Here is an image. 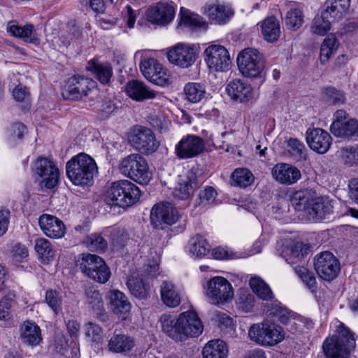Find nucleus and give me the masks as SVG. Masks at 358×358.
<instances>
[{
    "instance_id": "f257e3e1",
    "label": "nucleus",
    "mask_w": 358,
    "mask_h": 358,
    "mask_svg": "<svg viewBox=\"0 0 358 358\" xmlns=\"http://www.w3.org/2000/svg\"><path fill=\"white\" fill-rule=\"evenodd\" d=\"M159 321L163 332L176 342L198 336L203 329L201 320L193 310L183 312L178 317L163 314Z\"/></svg>"
},
{
    "instance_id": "f03ea898",
    "label": "nucleus",
    "mask_w": 358,
    "mask_h": 358,
    "mask_svg": "<svg viewBox=\"0 0 358 358\" xmlns=\"http://www.w3.org/2000/svg\"><path fill=\"white\" fill-rule=\"evenodd\" d=\"M141 196L139 188L128 180L112 182L103 195V201L108 206L127 208L136 203Z\"/></svg>"
},
{
    "instance_id": "7ed1b4c3",
    "label": "nucleus",
    "mask_w": 358,
    "mask_h": 358,
    "mask_svg": "<svg viewBox=\"0 0 358 358\" xmlns=\"http://www.w3.org/2000/svg\"><path fill=\"white\" fill-rule=\"evenodd\" d=\"M97 172L95 161L85 153H79L69 160V179L74 185L83 188L92 186Z\"/></svg>"
},
{
    "instance_id": "20e7f679",
    "label": "nucleus",
    "mask_w": 358,
    "mask_h": 358,
    "mask_svg": "<svg viewBox=\"0 0 358 358\" xmlns=\"http://www.w3.org/2000/svg\"><path fill=\"white\" fill-rule=\"evenodd\" d=\"M355 345L354 334L341 323L336 334L325 339L322 348L327 358H348Z\"/></svg>"
},
{
    "instance_id": "39448f33",
    "label": "nucleus",
    "mask_w": 358,
    "mask_h": 358,
    "mask_svg": "<svg viewBox=\"0 0 358 358\" xmlns=\"http://www.w3.org/2000/svg\"><path fill=\"white\" fill-rule=\"evenodd\" d=\"M118 168L124 176L141 185L148 184L152 177L147 161L138 153L130 154L124 157L120 162Z\"/></svg>"
},
{
    "instance_id": "423d86ee",
    "label": "nucleus",
    "mask_w": 358,
    "mask_h": 358,
    "mask_svg": "<svg viewBox=\"0 0 358 358\" xmlns=\"http://www.w3.org/2000/svg\"><path fill=\"white\" fill-rule=\"evenodd\" d=\"M248 336L252 341L262 346H274L284 340L285 333L280 325L264 321L252 324Z\"/></svg>"
},
{
    "instance_id": "0eeeda50",
    "label": "nucleus",
    "mask_w": 358,
    "mask_h": 358,
    "mask_svg": "<svg viewBox=\"0 0 358 358\" xmlns=\"http://www.w3.org/2000/svg\"><path fill=\"white\" fill-rule=\"evenodd\" d=\"M237 64L241 74L249 78H263L265 61L263 55L255 48H245L237 57Z\"/></svg>"
},
{
    "instance_id": "6e6552de",
    "label": "nucleus",
    "mask_w": 358,
    "mask_h": 358,
    "mask_svg": "<svg viewBox=\"0 0 358 358\" xmlns=\"http://www.w3.org/2000/svg\"><path fill=\"white\" fill-rule=\"evenodd\" d=\"M81 271L99 283H106L110 277V270L105 261L96 255H83L78 260Z\"/></svg>"
},
{
    "instance_id": "1a4fd4ad",
    "label": "nucleus",
    "mask_w": 358,
    "mask_h": 358,
    "mask_svg": "<svg viewBox=\"0 0 358 358\" xmlns=\"http://www.w3.org/2000/svg\"><path fill=\"white\" fill-rule=\"evenodd\" d=\"M176 8V5L172 1L161 0L148 8L146 18L152 24L164 27L173 20Z\"/></svg>"
},
{
    "instance_id": "9d476101",
    "label": "nucleus",
    "mask_w": 358,
    "mask_h": 358,
    "mask_svg": "<svg viewBox=\"0 0 358 358\" xmlns=\"http://www.w3.org/2000/svg\"><path fill=\"white\" fill-rule=\"evenodd\" d=\"M129 141L136 150L145 155L152 154L159 145L152 131L143 126H137L133 129Z\"/></svg>"
},
{
    "instance_id": "9b49d317",
    "label": "nucleus",
    "mask_w": 358,
    "mask_h": 358,
    "mask_svg": "<svg viewBox=\"0 0 358 358\" xmlns=\"http://www.w3.org/2000/svg\"><path fill=\"white\" fill-rule=\"evenodd\" d=\"M206 294L212 304L220 305L233 297L234 290L228 280L222 276H216L208 282Z\"/></svg>"
},
{
    "instance_id": "f8f14e48",
    "label": "nucleus",
    "mask_w": 358,
    "mask_h": 358,
    "mask_svg": "<svg viewBox=\"0 0 358 358\" xmlns=\"http://www.w3.org/2000/svg\"><path fill=\"white\" fill-rule=\"evenodd\" d=\"M203 58L208 69L216 72L227 71L231 63L229 51L219 44L208 45L203 52Z\"/></svg>"
},
{
    "instance_id": "ddd939ff",
    "label": "nucleus",
    "mask_w": 358,
    "mask_h": 358,
    "mask_svg": "<svg viewBox=\"0 0 358 358\" xmlns=\"http://www.w3.org/2000/svg\"><path fill=\"white\" fill-rule=\"evenodd\" d=\"M140 69L144 77L157 85L166 86L171 83L168 69L154 58L141 61Z\"/></svg>"
},
{
    "instance_id": "4468645a",
    "label": "nucleus",
    "mask_w": 358,
    "mask_h": 358,
    "mask_svg": "<svg viewBox=\"0 0 358 358\" xmlns=\"http://www.w3.org/2000/svg\"><path fill=\"white\" fill-rule=\"evenodd\" d=\"M198 50L195 44L178 43L171 47L168 53L169 61L181 68H189L196 61Z\"/></svg>"
},
{
    "instance_id": "2eb2a0df",
    "label": "nucleus",
    "mask_w": 358,
    "mask_h": 358,
    "mask_svg": "<svg viewBox=\"0 0 358 358\" xmlns=\"http://www.w3.org/2000/svg\"><path fill=\"white\" fill-rule=\"evenodd\" d=\"M331 132L339 138H352L358 136V122L350 118L344 110H337L333 115Z\"/></svg>"
},
{
    "instance_id": "dca6fc26",
    "label": "nucleus",
    "mask_w": 358,
    "mask_h": 358,
    "mask_svg": "<svg viewBox=\"0 0 358 358\" xmlns=\"http://www.w3.org/2000/svg\"><path fill=\"white\" fill-rule=\"evenodd\" d=\"M314 267L319 277L327 281L335 279L341 271L340 262L328 251L320 252L315 257Z\"/></svg>"
},
{
    "instance_id": "f3484780",
    "label": "nucleus",
    "mask_w": 358,
    "mask_h": 358,
    "mask_svg": "<svg viewBox=\"0 0 358 358\" xmlns=\"http://www.w3.org/2000/svg\"><path fill=\"white\" fill-rule=\"evenodd\" d=\"M203 138L194 134H187L175 145V155L179 159H188L201 155L205 150Z\"/></svg>"
},
{
    "instance_id": "a211bd4d",
    "label": "nucleus",
    "mask_w": 358,
    "mask_h": 358,
    "mask_svg": "<svg viewBox=\"0 0 358 358\" xmlns=\"http://www.w3.org/2000/svg\"><path fill=\"white\" fill-rule=\"evenodd\" d=\"M34 168L36 173L42 178L41 186L52 189L57 185L59 171L52 161L45 157H40L35 162Z\"/></svg>"
},
{
    "instance_id": "6ab92c4d",
    "label": "nucleus",
    "mask_w": 358,
    "mask_h": 358,
    "mask_svg": "<svg viewBox=\"0 0 358 358\" xmlns=\"http://www.w3.org/2000/svg\"><path fill=\"white\" fill-rule=\"evenodd\" d=\"M306 142L311 150L324 154L329 150L332 143L330 134L320 128H309L306 133Z\"/></svg>"
},
{
    "instance_id": "aec40b11",
    "label": "nucleus",
    "mask_w": 358,
    "mask_h": 358,
    "mask_svg": "<svg viewBox=\"0 0 358 358\" xmlns=\"http://www.w3.org/2000/svg\"><path fill=\"white\" fill-rule=\"evenodd\" d=\"M271 174L278 182L286 185L295 184L301 178L300 170L287 163L276 164L271 169Z\"/></svg>"
},
{
    "instance_id": "412c9836",
    "label": "nucleus",
    "mask_w": 358,
    "mask_h": 358,
    "mask_svg": "<svg viewBox=\"0 0 358 358\" xmlns=\"http://www.w3.org/2000/svg\"><path fill=\"white\" fill-rule=\"evenodd\" d=\"M108 299L111 310L119 318L126 320L130 317L131 304L122 292L111 289L108 293Z\"/></svg>"
},
{
    "instance_id": "4be33fe9",
    "label": "nucleus",
    "mask_w": 358,
    "mask_h": 358,
    "mask_svg": "<svg viewBox=\"0 0 358 358\" xmlns=\"http://www.w3.org/2000/svg\"><path fill=\"white\" fill-rule=\"evenodd\" d=\"M38 224L42 231L50 238H60L65 234L64 222L54 215H41L38 218Z\"/></svg>"
},
{
    "instance_id": "5701e85b",
    "label": "nucleus",
    "mask_w": 358,
    "mask_h": 358,
    "mask_svg": "<svg viewBox=\"0 0 358 358\" xmlns=\"http://www.w3.org/2000/svg\"><path fill=\"white\" fill-rule=\"evenodd\" d=\"M198 187V180L196 174L188 172L187 175L178 178L177 184L173 191L175 198L186 200L190 198L195 189Z\"/></svg>"
},
{
    "instance_id": "b1692460",
    "label": "nucleus",
    "mask_w": 358,
    "mask_h": 358,
    "mask_svg": "<svg viewBox=\"0 0 358 358\" xmlns=\"http://www.w3.org/2000/svg\"><path fill=\"white\" fill-rule=\"evenodd\" d=\"M203 13L206 15L215 24H224L233 15L231 8L218 1L208 2L203 8Z\"/></svg>"
},
{
    "instance_id": "393cba45",
    "label": "nucleus",
    "mask_w": 358,
    "mask_h": 358,
    "mask_svg": "<svg viewBox=\"0 0 358 358\" xmlns=\"http://www.w3.org/2000/svg\"><path fill=\"white\" fill-rule=\"evenodd\" d=\"M227 91L233 100L240 103L248 102L255 97L252 86L240 79L230 81L227 85Z\"/></svg>"
},
{
    "instance_id": "a878e982",
    "label": "nucleus",
    "mask_w": 358,
    "mask_h": 358,
    "mask_svg": "<svg viewBox=\"0 0 358 358\" xmlns=\"http://www.w3.org/2000/svg\"><path fill=\"white\" fill-rule=\"evenodd\" d=\"M95 82L87 77L73 76L69 78V99L78 100L94 87Z\"/></svg>"
},
{
    "instance_id": "bb28decb",
    "label": "nucleus",
    "mask_w": 358,
    "mask_h": 358,
    "mask_svg": "<svg viewBox=\"0 0 358 358\" xmlns=\"http://www.w3.org/2000/svg\"><path fill=\"white\" fill-rule=\"evenodd\" d=\"M136 346L133 337L124 334L114 333L108 343V350L110 352L124 355L131 352Z\"/></svg>"
},
{
    "instance_id": "cd10ccee",
    "label": "nucleus",
    "mask_w": 358,
    "mask_h": 358,
    "mask_svg": "<svg viewBox=\"0 0 358 358\" xmlns=\"http://www.w3.org/2000/svg\"><path fill=\"white\" fill-rule=\"evenodd\" d=\"M150 217L168 225L175 224L179 219L177 209L170 203L155 205L151 210Z\"/></svg>"
},
{
    "instance_id": "c85d7f7f",
    "label": "nucleus",
    "mask_w": 358,
    "mask_h": 358,
    "mask_svg": "<svg viewBox=\"0 0 358 358\" xmlns=\"http://www.w3.org/2000/svg\"><path fill=\"white\" fill-rule=\"evenodd\" d=\"M333 206L330 201L324 198H314L311 199L306 213L314 221L325 219L333 212Z\"/></svg>"
},
{
    "instance_id": "c756f323",
    "label": "nucleus",
    "mask_w": 358,
    "mask_h": 358,
    "mask_svg": "<svg viewBox=\"0 0 358 358\" xmlns=\"http://www.w3.org/2000/svg\"><path fill=\"white\" fill-rule=\"evenodd\" d=\"M125 92L129 97L136 101H143L153 97L154 90L150 89L143 82L133 80L125 86Z\"/></svg>"
},
{
    "instance_id": "7c9ffc66",
    "label": "nucleus",
    "mask_w": 358,
    "mask_h": 358,
    "mask_svg": "<svg viewBox=\"0 0 358 358\" xmlns=\"http://www.w3.org/2000/svg\"><path fill=\"white\" fill-rule=\"evenodd\" d=\"M178 17L180 21L177 27L178 29H182L183 27L192 30L198 28L206 29L208 27L207 22L203 20L202 17L192 13L184 7L180 8Z\"/></svg>"
},
{
    "instance_id": "2f4dec72",
    "label": "nucleus",
    "mask_w": 358,
    "mask_h": 358,
    "mask_svg": "<svg viewBox=\"0 0 358 358\" xmlns=\"http://www.w3.org/2000/svg\"><path fill=\"white\" fill-rule=\"evenodd\" d=\"M20 332L22 343L28 345L36 346L42 341L41 329L34 322H24L20 328Z\"/></svg>"
},
{
    "instance_id": "473e14b6",
    "label": "nucleus",
    "mask_w": 358,
    "mask_h": 358,
    "mask_svg": "<svg viewBox=\"0 0 358 358\" xmlns=\"http://www.w3.org/2000/svg\"><path fill=\"white\" fill-rule=\"evenodd\" d=\"M261 33L267 42H275L280 35V24L279 20L274 16L264 19L260 24Z\"/></svg>"
},
{
    "instance_id": "72a5a7b5",
    "label": "nucleus",
    "mask_w": 358,
    "mask_h": 358,
    "mask_svg": "<svg viewBox=\"0 0 358 358\" xmlns=\"http://www.w3.org/2000/svg\"><path fill=\"white\" fill-rule=\"evenodd\" d=\"M161 299L162 302L168 307H177L181 301L178 289L170 281H164L161 285Z\"/></svg>"
},
{
    "instance_id": "f704fd0d",
    "label": "nucleus",
    "mask_w": 358,
    "mask_h": 358,
    "mask_svg": "<svg viewBox=\"0 0 358 358\" xmlns=\"http://www.w3.org/2000/svg\"><path fill=\"white\" fill-rule=\"evenodd\" d=\"M350 0H327L324 15H329L332 21L341 19L348 10Z\"/></svg>"
},
{
    "instance_id": "c9c22d12",
    "label": "nucleus",
    "mask_w": 358,
    "mask_h": 358,
    "mask_svg": "<svg viewBox=\"0 0 358 358\" xmlns=\"http://www.w3.org/2000/svg\"><path fill=\"white\" fill-rule=\"evenodd\" d=\"M34 31L33 24H27L21 27L9 23L7 27V31L10 36L22 38L27 43L38 44L39 43V39L36 36Z\"/></svg>"
},
{
    "instance_id": "e433bc0d",
    "label": "nucleus",
    "mask_w": 358,
    "mask_h": 358,
    "mask_svg": "<svg viewBox=\"0 0 358 358\" xmlns=\"http://www.w3.org/2000/svg\"><path fill=\"white\" fill-rule=\"evenodd\" d=\"M34 249L38 260L43 264H48L53 261L55 251L48 239L44 238H37L35 241Z\"/></svg>"
},
{
    "instance_id": "4c0bfd02",
    "label": "nucleus",
    "mask_w": 358,
    "mask_h": 358,
    "mask_svg": "<svg viewBox=\"0 0 358 358\" xmlns=\"http://www.w3.org/2000/svg\"><path fill=\"white\" fill-rule=\"evenodd\" d=\"M202 355L203 358H226L228 348L221 340H212L204 346Z\"/></svg>"
},
{
    "instance_id": "58836bf2",
    "label": "nucleus",
    "mask_w": 358,
    "mask_h": 358,
    "mask_svg": "<svg viewBox=\"0 0 358 358\" xmlns=\"http://www.w3.org/2000/svg\"><path fill=\"white\" fill-rule=\"evenodd\" d=\"M303 6L300 3H294L287 11L285 16V24L289 29L297 30L303 24Z\"/></svg>"
},
{
    "instance_id": "ea45409f",
    "label": "nucleus",
    "mask_w": 358,
    "mask_h": 358,
    "mask_svg": "<svg viewBox=\"0 0 358 358\" xmlns=\"http://www.w3.org/2000/svg\"><path fill=\"white\" fill-rule=\"evenodd\" d=\"M210 245L202 236L196 234L192 236L188 243V251L195 257H203L210 251Z\"/></svg>"
},
{
    "instance_id": "a19ab883",
    "label": "nucleus",
    "mask_w": 358,
    "mask_h": 358,
    "mask_svg": "<svg viewBox=\"0 0 358 358\" xmlns=\"http://www.w3.org/2000/svg\"><path fill=\"white\" fill-rule=\"evenodd\" d=\"M87 69L92 72L96 78L103 84L108 83L113 75V69L110 64L99 63L94 59L88 62Z\"/></svg>"
},
{
    "instance_id": "79ce46f5",
    "label": "nucleus",
    "mask_w": 358,
    "mask_h": 358,
    "mask_svg": "<svg viewBox=\"0 0 358 358\" xmlns=\"http://www.w3.org/2000/svg\"><path fill=\"white\" fill-rule=\"evenodd\" d=\"M184 92L189 102L199 103L206 98V86L201 83H188L184 87Z\"/></svg>"
},
{
    "instance_id": "37998d69",
    "label": "nucleus",
    "mask_w": 358,
    "mask_h": 358,
    "mask_svg": "<svg viewBox=\"0 0 358 358\" xmlns=\"http://www.w3.org/2000/svg\"><path fill=\"white\" fill-rule=\"evenodd\" d=\"M86 301L89 308L97 317L103 315L104 311L103 302L99 291L94 287H90L86 290Z\"/></svg>"
},
{
    "instance_id": "c03bdc74",
    "label": "nucleus",
    "mask_w": 358,
    "mask_h": 358,
    "mask_svg": "<svg viewBox=\"0 0 358 358\" xmlns=\"http://www.w3.org/2000/svg\"><path fill=\"white\" fill-rule=\"evenodd\" d=\"M313 197V194L311 190L301 189L292 194L290 201L296 210L306 212Z\"/></svg>"
},
{
    "instance_id": "a18cd8bd",
    "label": "nucleus",
    "mask_w": 358,
    "mask_h": 358,
    "mask_svg": "<svg viewBox=\"0 0 358 358\" xmlns=\"http://www.w3.org/2000/svg\"><path fill=\"white\" fill-rule=\"evenodd\" d=\"M252 292L262 300L268 301L273 298V294L269 286L261 278L255 277L250 280Z\"/></svg>"
},
{
    "instance_id": "49530a36",
    "label": "nucleus",
    "mask_w": 358,
    "mask_h": 358,
    "mask_svg": "<svg viewBox=\"0 0 358 358\" xmlns=\"http://www.w3.org/2000/svg\"><path fill=\"white\" fill-rule=\"evenodd\" d=\"M127 286L131 294L138 299H144L147 296L150 285L139 278H129L127 280Z\"/></svg>"
},
{
    "instance_id": "de8ad7c7",
    "label": "nucleus",
    "mask_w": 358,
    "mask_h": 358,
    "mask_svg": "<svg viewBox=\"0 0 358 358\" xmlns=\"http://www.w3.org/2000/svg\"><path fill=\"white\" fill-rule=\"evenodd\" d=\"M233 183L240 187H246L252 184L255 177L246 168L236 169L231 174Z\"/></svg>"
},
{
    "instance_id": "09e8293b",
    "label": "nucleus",
    "mask_w": 358,
    "mask_h": 358,
    "mask_svg": "<svg viewBox=\"0 0 358 358\" xmlns=\"http://www.w3.org/2000/svg\"><path fill=\"white\" fill-rule=\"evenodd\" d=\"M287 152L296 161H305L307 158L306 148L303 143L295 138L287 141Z\"/></svg>"
},
{
    "instance_id": "8fccbe9b",
    "label": "nucleus",
    "mask_w": 358,
    "mask_h": 358,
    "mask_svg": "<svg viewBox=\"0 0 358 358\" xmlns=\"http://www.w3.org/2000/svg\"><path fill=\"white\" fill-rule=\"evenodd\" d=\"M338 43L336 38L330 35L326 37L320 48V61L322 64L327 62L336 50Z\"/></svg>"
},
{
    "instance_id": "3c124183",
    "label": "nucleus",
    "mask_w": 358,
    "mask_h": 358,
    "mask_svg": "<svg viewBox=\"0 0 358 358\" xmlns=\"http://www.w3.org/2000/svg\"><path fill=\"white\" fill-rule=\"evenodd\" d=\"M324 15L323 11L320 16H316L311 26V31L313 34L324 36L331 28L332 19L329 15Z\"/></svg>"
},
{
    "instance_id": "603ef678",
    "label": "nucleus",
    "mask_w": 358,
    "mask_h": 358,
    "mask_svg": "<svg viewBox=\"0 0 358 358\" xmlns=\"http://www.w3.org/2000/svg\"><path fill=\"white\" fill-rule=\"evenodd\" d=\"M80 324L76 321H69V335L72 338L71 356L69 358L80 357V347L78 343V335Z\"/></svg>"
},
{
    "instance_id": "864d4df0",
    "label": "nucleus",
    "mask_w": 358,
    "mask_h": 358,
    "mask_svg": "<svg viewBox=\"0 0 358 358\" xmlns=\"http://www.w3.org/2000/svg\"><path fill=\"white\" fill-rule=\"evenodd\" d=\"M14 99L22 103L21 108L23 110H28L31 107V94L25 86L18 85L13 91Z\"/></svg>"
},
{
    "instance_id": "5fc2aeb1",
    "label": "nucleus",
    "mask_w": 358,
    "mask_h": 358,
    "mask_svg": "<svg viewBox=\"0 0 358 358\" xmlns=\"http://www.w3.org/2000/svg\"><path fill=\"white\" fill-rule=\"evenodd\" d=\"M108 232L110 245L114 249H119L124 246L129 237L124 229L110 228Z\"/></svg>"
},
{
    "instance_id": "6e6d98bb",
    "label": "nucleus",
    "mask_w": 358,
    "mask_h": 358,
    "mask_svg": "<svg viewBox=\"0 0 358 358\" xmlns=\"http://www.w3.org/2000/svg\"><path fill=\"white\" fill-rule=\"evenodd\" d=\"M86 245L90 251L102 252L108 248V242L100 234H92L87 237Z\"/></svg>"
},
{
    "instance_id": "4d7b16f0",
    "label": "nucleus",
    "mask_w": 358,
    "mask_h": 358,
    "mask_svg": "<svg viewBox=\"0 0 358 358\" xmlns=\"http://www.w3.org/2000/svg\"><path fill=\"white\" fill-rule=\"evenodd\" d=\"M294 270L306 286L312 292H314L317 284L314 273L304 266H296L294 268Z\"/></svg>"
},
{
    "instance_id": "13d9d810",
    "label": "nucleus",
    "mask_w": 358,
    "mask_h": 358,
    "mask_svg": "<svg viewBox=\"0 0 358 358\" xmlns=\"http://www.w3.org/2000/svg\"><path fill=\"white\" fill-rule=\"evenodd\" d=\"M85 336L91 341L99 343L103 339L102 328L93 322H89L85 326Z\"/></svg>"
},
{
    "instance_id": "bf43d9fd",
    "label": "nucleus",
    "mask_w": 358,
    "mask_h": 358,
    "mask_svg": "<svg viewBox=\"0 0 358 358\" xmlns=\"http://www.w3.org/2000/svg\"><path fill=\"white\" fill-rule=\"evenodd\" d=\"M217 194L215 188L210 186H206L203 190L199 192V199L196 203L199 206H207L213 203L217 196Z\"/></svg>"
},
{
    "instance_id": "052dcab7",
    "label": "nucleus",
    "mask_w": 358,
    "mask_h": 358,
    "mask_svg": "<svg viewBox=\"0 0 358 358\" xmlns=\"http://www.w3.org/2000/svg\"><path fill=\"white\" fill-rule=\"evenodd\" d=\"M45 301L48 306L57 315L61 309L62 299L56 290L49 289L45 292Z\"/></svg>"
},
{
    "instance_id": "680f3d73",
    "label": "nucleus",
    "mask_w": 358,
    "mask_h": 358,
    "mask_svg": "<svg viewBox=\"0 0 358 358\" xmlns=\"http://www.w3.org/2000/svg\"><path fill=\"white\" fill-rule=\"evenodd\" d=\"M324 95L327 101L332 104H342L345 101L344 93L334 87L326 88Z\"/></svg>"
},
{
    "instance_id": "e2e57ef3",
    "label": "nucleus",
    "mask_w": 358,
    "mask_h": 358,
    "mask_svg": "<svg viewBox=\"0 0 358 358\" xmlns=\"http://www.w3.org/2000/svg\"><path fill=\"white\" fill-rule=\"evenodd\" d=\"M212 255L216 259L225 260L240 258L241 257L234 253L229 248L216 247L212 250Z\"/></svg>"
},
{
    "instance_id": "0e129e2a",
    "label": "nucleus",
    "mask_w": 358,
    "mask_h": 358,
    "mask_svg": "<svg viewBox=\"0 0 358 358\" xmlns=\"http://www.w3.org/2000/svg\"><path fill=\"white\" fill-rule=\"evenodd\" d=\"M271 313L277 317L278 320L284 324H287L292 322V320H296L293 313L281 306L275 307Z\"/></svg>"
},
{
    "instance_id": "69168bd1",
    "label": "nucleus",
    "mask_w": 358,
    "mask_h": 358,
    "mask_svg": "<svg viewBox=\"0 0 358 358\" xmlns=\"http://www.w3.org/2000/svg\"><path fill=\"white\" fill-rule=\"evenodd\" d=\"M11 254L15 261L22 262L28 257L29 252L25 245L16 243L12 247Z\"/></svg>"
},
{
    "instance_id": "338daca9",
    "label": "nucleus",
    "mask_w": 358,
    "mask_h": 358,
    "mask_svg": "<svg viewBox=\"0 0 358 358\" xmlns=\"http://www.w3.org/2000/svg\"><path fill=\"white\" fill-rule=\"evenodd\" d=\"M149 120L152 127L158 129H162L166 127L169 123L168 118L162 112H159L157 114L150 115Z\"/></svg>"
},
{
    "instance_id": "774afa93",
    "label": "nucleus",
    "mask_w": 358,
    "mask_h": 358,
    "mask_svg": "<svg viewBox=\"0 0 358 358\" xmlns=\"http://www.w3.org/2000/svg\"><path fill=\"white\" fill-rule=\"evenodd\" d=\"M13 300L8 297H3L0 301V320H8L10 317V308Z\"/></svg>"
}]
</instances>
